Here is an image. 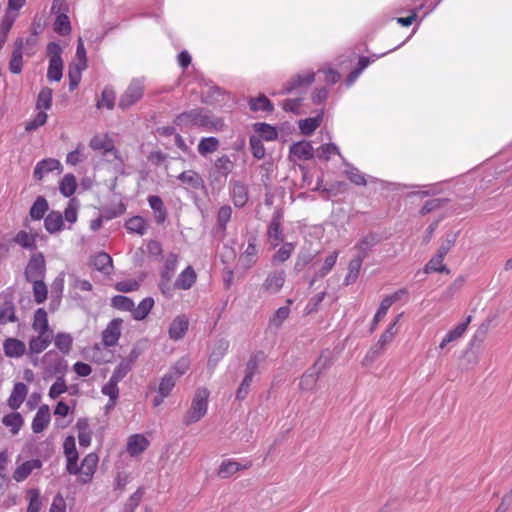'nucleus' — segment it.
<instances>
[{
  "label": "nucleus",
  "instance_id": "412c9836",
  "mask_svg": "<svg viewBox=\"0 0 512 512\" xmlns=\"http://www.w3.org/2000/svg\"><path fill=\"white\" fill-rule=\"evenodd\" d=\"M36 238L37 233L33 234L21 230L10 240V243L17 244L29 251H34L37 248Z\"/></svg>",
  "mask_w": 512,
  "mask_h": 512
},
{
  "label": "nucleus",
  "instance_id": "a19ab883",
  "mask_svg": "<svg viewBox=\"0 0 512 512\" xmlns=\"http://www.w3.org/2000/svg\"><path fill=\"white\" fill-rule=\"evenodd\" d=\"M219 140L216 137H204L200 140L197 150L201 156L214 153L219 148Z\"/></svg>",
  "mask_w": 512,
  "mask_h": 512
},
{
  "label": "nucleus",
  "instance_id": "49530a36",
  "mask_svg": "<svg viewBox=\"0 0 512 512\" xmlns=\"http://www.w3.org/2000/svg\"><path fill=\"white\" fill-rule=\"evenodd\" d=\"M77 187L76 178L73 174H66L59 184V190L65 197H70L75 193Z\"/></svg>",
  "mask_w": 512,
  "mask_h": 512
},
{
  "label": "nucleus",
  "instance_id": "2eb2a0df",
  "mask_svg": "<svg viewBox=\"0 0 512 512\" xmlns=\"http://www.w3.org/2000/svg\"><path fill=\"white\" fill-rule=\"evenodd\" d=\"M98 464V456L95 453H90L84 457L80 466V479L82 483L89 482L96 470Z\"/></svg>",
  "mask_w": 512,
  "mask_h": 512
},
{
  "label": "nucleus",
  "instance_id": "bf43d9fd",
  "mask_svg": "<svg viewBox=\"0 0 512 512\" xmlns=\"http://www.w3.org/2000/svg\"><path fill=\"white\" fill-rule=\"evenodd\" d=\"M332 359L329 353H321L315 363L310 367L319 376L330 368Z\"/></svg>",
  "mask_w": 512,
  "mask_h": 512
},
{
  "label": "nucleus",
  "instance_id": "f03ea898",
  "mask_svg": "<svg viewBox=\"0 0 512 512\" xmlns=\"http://www.w3.org/2000/svg\"><path fill=\"white\" fill-rule=\"evenodd\" d=\"M209 391L205 387L196 390L192 400L191 408L184 417V424L190 425L198 422L207 412Z\"/></svg>",
  "mask_w": 512,
  "mask_h": 512
},
{
  "label": "nucleus",
  "instance_id": "cd10ccee",
  "mask_svg": "<svg viewBox=\"0 0 512 512\" xmlns=\"http://www.w3.org/2000/svg\"><path fill=\"white\" fill-rule=\"evenodd\" d=\"M149 445L148 440L140 434L132 435L127 443V451L131 456L142 453Z\"/></svg>",
  "mask_w": 512,
  "mask_h": 512
},
{
  "label": "nucleus",
  "instance_id": "393cba45",
  "mask_svg": "<svg viewBox=\"0 0 512 512\" xmlns=\"http://www.w3.org/2000/svg\"><path fill=\"white\" fill-rule=\"evenodd\" d=\"M52 334H39L32 337L29 341V354H39L43 352L52 341Z\"/></svg>",
  "mask_w": 512,
  "mask_h": 512
},
{
  "label": "nucleus",
  "instance_id": "bb28decb",
  "mask_svg": "<svg viewBox=\"0 0 512 512\" xmlns=\"http://www.w3.org/2000/svg\"><path fill=\"white\" fill-rule=\"evenodd\" d=\"M251 466V463L248 462L245 465H241L240 463L233 461V460H225L221 463L219 469H218V476L225 479L229 478L236 472L242 469H247Z\"/></svg>",
  "mask_w": 512,
  "mask_h": 512
},
{
  "label": "nucleus",
  "instance_id": "a211bd4d",
  "mask_svg": "<svg viewBox=\"0 0 512 512\" xmlns=\"http://www.w3.org/2000/svg\"><path fill=\"white\" fill-rule=\"evenodd\" d=\"M290 154L299 160L307 161L314 157V149L310 142L303 140L290 146Z\"/></svg>",
  "mask_w": 512,
  "mask_h": 512
},
{
  "label": "nucleus",
  "instance_id": "f257e3e1",
  "mask_svg": "<svg viewBox=\"0 0 512 512\" xmlns=\"http://www.w3.org/2000/svg\"><path fill=\"white\" fill-rule=\"evenodd\" d=\"M174 124L181 130L192 127L219 130L223 127V121L204 108H195L180 113L174 119Z\"/></svg>",
  "mask_w": 512,
  "mask_h": 512
},
{
  "label": "nucleus",
  "instance_id": "8fccbe9b",
  "mask_svg": "<svg viewBox=\"0 0 512 512\" xmlns=\"http://www.w3.org/2000/svg\"><path fill=\"white\" fill-rule=\"evenodd\" d=\"M266 359V354L263 351H257L253 353L246 363L245 372L251 375H255L258 371L259 365Z\"/></svg>",
  "mask_w": 512,
  "mask_h": 512
},
{
  "label": "nucleus",
  "instance_id": "e433bc0d",
  "mask_svg": "<svg viewBox=\"0 0 512 512\" xmlns=\"http://www.w3.org/2000/svg\"><path fill=\"white\" fill-rule=\"evenodd\" d=\"M317 254L318 252H312L309 249L302 248L297 255L294 271L297 273L303 271L304 268L314 260Z\"/></svg>",
  "mask_w": 512,
  "mask_h": 512
},
{
  "label": "nucleus",
  "instance_id": "c03bdc74",
  "mask_svg": "<svg viewBox=\"0 0 512 512\" xmlns=\"http://www.w3.org/2000/svg\"><path fill=\"white\" fill-rule=\"evenodd\" d=\"M2 423L10 428V431L12 434H17L19 430L21 429L24 420L20 413L18 412H12L8 415H5L2 419Z\"/></svg>",
  "mask_w": 512,
  "mask_h": 512
},
{
  "label": "nucleus",
  "instance_id": "13d9d810",
  "mask_svg": "<svg viewBox=\"0 0 512 512\" xmlns=\"http://www.w3.org/2000/svg\"><path fill=\"white\" fill-rule=\"evenodd\" d=\"M63 60H49L47 78L50 81H60L62 78Z\"/></svg>",
  "mask_w": 512,
  "mask_h": 512
},
{
  "label": "nucleus",
  "instance_id": "c756f323",
  "mask_svg": "<svg viewBox=\"0 0 512 512\" xmlns=\"http://www.w3.org/2000/svg\"><path fill=\"white\" fill-rule=\"evenodd\" d=\"M471 319L472 317L468 316L464 322L459 323L454 329L450 330L442 339L439 348L443 349L448 343L460 338L466 331Z\"/></svg>",
  "mask_w": 512,
  "mask_h": 512
},
{
  "label": "nucleus",
  "instance_id": "6e6552de",
  "mask_svg": "<svg viewBox=\"0 0 512 512\" xmlns=\"http://www.w3.org/2000/svg\"><path fill=\"white\" fill-rule=\"evenodd\" d=\"M231 216V206L223 205L219 208L217 213L216 225L213 230V235L218 240H223L226 237L227 224L231 220Z\"/></svg>",
  "mask_w": 512,
  "mask_h": 512
},
{
  "label": "nucleus",
  "instance_id": "e2e57ef3",
  "mask_svg": "<svg viewBox=\"0 0 512 512\" xmlns=\"http://www.w3.org/2000/svg\"><path fill=\"white\" fill-rule=\"evenodd\" d=\"M290 308L289 306H283L276 310L274 315L270 318L269 326L280 328L283 322L289 317Z\"/></svg>",
  "mask_w": 512,
  "mask_h": 512
},
{
  "label": "nucleus",
  "instance_id": "4be33fe9",
  "mask_svg": "<svg viewBox=\"0 0 512 512\" xmlns=\"http://www.w3.org/2000/svg\"><path fill=\"white\" fill-rule=\"evenodd\" d=\"M42 462L39 459H32L22 463L13 473V479L17 482L24 481L34 469H39Z\"/></svg>",
  "mask_w": 512,
  "mask_h": 512
},
{
  "label": "nucleus",
  "instance_id": "680f3d73",
  "mask_svg": "<svg viewBox=\"0 0 512 512\" xmlns=\"http://www.w3.org/2000/svg\"><path fill=\"white\" fill-rule=\"evenodd\" d=\"M44 279H37L34 281H30L33 283V294L36 303L41 304L47 299V286L43 281Z\"/></svg>",
  "mask_w": 512,
  "mask_h": 512
},
{
  "label": "nucleus",
  "instance_id": "69168bd1",
  "mask_svg": "<svg viewBox=\"0 0 512 512\" xmlns=\"http://www.w3.org/2000/svg\"><path fill=\"white\" fill-rule=\"evenodd\" d=\"M457 237H458V233H455V232L446 233L444 240L442 241L436 254L441 255V257L444 258L448 254V252L451 250V248L455 245Z\"/></svg>",
  "mask_w": 512,
  "mask_h": 512
},
{
  "label": "nucleus",
  "instance_id": "4468645a",
  "mask_svg": "<svg viewBox=\"0 0 512 512\" xmlns=\"http://www.w3.org/2000/svg\"><path fill=\"white\" fill-rule=\"evenodd\" d=\"M43 361L45 364L48 365V369L50 372L59 376H64V373L67 370V362L63 358H61L56 352H47L43 357Z\"/></svg>",
  "mask_w": 512,
  "mask_h": 512
},
{
  "label": "nucleus",
  "instance_id": "39448f33",
  "mask_svg": "<svg viewBox=\"0 0 512 512\" xmlns=\"http://www.w3.org/2000/svg\"><path fill=\"white\" fill-rule=\"evenodd\" d=\"M46 272V262L42 252L33 253L25 268V278L27 281L44 279Z\"/></svg>",
  "mask_w": 512,
  "mask_h": 512
},
{
  "label": "nucleus",
  "instance_id": "0e129e2a",
  "mask_svg": "<svg viewBox=\"0 0 512 512\" xmlns=\"http://www.w3.org/2000/svg\"><path fill=\"white\" fill-rule=\"evenodd\" d=\"M190 362L187 358H180L174 366L170 368L167 374L171 375L174 379L178 380L182 375H184L189 369Z\"/></svg>",
  "mask_w": 512,
  "mask_h": 512
},
{
  "label": "nucleus",
  "instance_id": "f3484780",
  "mask_svg": "<svg viewBox=\"0 0 512 512\" xmlns=\"http://www.w3.org/2000/svg\"><path fill=\"white\" fill-rule=\"evenodd\" d=\"M0 324L7 322H15L17 320L15 315V306L10 295H0Z\"/></svg>",
  "mask_w": 512,
  "mask_h": 512
},
{
  "label": "nucleus",
  "instance_id": "9d476101",
  "mask_svg": "<svg viewBox=\"0 0 512 512\" xmlns=\"http://www.w3.org/2000/svg\"><path fill=\"white\" fill-rule=\"evenodd\" d=\"M55 170H57L58 173L62 172V165L60 161L55 158H46L36 164L33 177L36 180H42L48 173Z\"/></svg>",
  "mask_w": 512,
  "mask_h": 512
},
{
  "label": "nucleus",
  "instance_id": "a878e982",
  "mask_svg": "<svg viewBox=\"0 0 512 512\" xmlns=\"http://www.w3.org/2000/svg\"><path fill=\"white\" fill-rule=\"evenodd\" d=\"M4 352L8 357H21L26 352V345L24 342L16 339V338H9L5 340L4 345Z\"/></svg>",
  "mask_w": 512,
  "mask_h": 512
},
{
  "label": "nucleus",
  "instance_id": "aec40b11",
  "mask_svg": "<svg viewBox=\"0 0 512 512\" xmlns=\"http://www.w3.org/2000/svg\"><path fill=\"white\" fill-rule=\"evenodd\" d=\"M51 419L50 409L48 405L39 407L33 421L32 430L34 433H41L49 424Z\"/></svg>",
  "mask_w": 512,
  "mask_h": 512
},
{
  "label": "nucleus",
  "instance_id": "864d4df0",
  "mask_svg": "<svg viewBox=\"0 0 512 512\" xmlns=\"http://www.w3.org/2000/svg\"><path fill=\"white\" fill-rule=\"evenodd\" d=\"M257 253V237L255 235H250L247 240V248L243 253V257L247 261L248 267L255 263L254 257H256Z\"/></svg>",
  "mask_w": 512,
  "mask_h": 512
},
{
  "label": "nucleus",
  "instance_id": "1a4fd4ad",
  "mask_svg": "<svg viewBox=\"0 0 512 512\" xmlns=\"http://www.w3.org/2000/svg\"><path fill=\"white\" fill-rule=\"evenodd\" d=\"M230 195L232 197L233 204L238 208H242L249 200L248 186L242 181L231 180Z\"/></svg>",
  "mask_w": 512,
  "mask_h": 512
},
{
  "label": "nucleus",
  "instance_id": "f8f14e48",
  "mask_svg": "<svg viewBox=\"0 0 512 512\" xmlns=\"http://www.w3.org/2000/svg\"><path fill=\"white\" fill-rule=\"evenodd\" d=\"M121 324V319H113L102 332V342L106 347H111L117 344L121 336Z\"/></svg>",
  "mask_w": 512,
  "mask_h": 512
},
{
  "label": "nucleus",
  "instance_id": "79ce46f5",
  "mask_svg": "<svg viewBox=\"0 0 512 512\" xmlns=\"http://www.w3.org/2000/svg\"><path fill=\"white\" fill-rule=\"evenodd\" d=\"M249 107L254 112H272L274 109L272 102L263 94L259 95L256 98L251 97L249 99Z\"/></svg>",
  "mask_w": 512,
  "mask_h": 512
},
{
  "label": "nucleus",
  "instance_id": "4d7b16f0",
  "mask_svg": "<svg viewBox=\"0 0 512 512\" xmlns=\"http://www.w3.org/2000/svg\"><path fill=\"white\" fill-rule=\"evenodd\" d=\"M54 31L59 35L66 36L71 32L69 17L66 14H59L54 22Z\"/></svg>",
  "mask_w": 512,
  "mask_h": 512
},
{
  "label": "nucleus",
  "instance_id": "6e6d98bb",
  "mask_svg": "<svg viewBox=\"0 0 512 512\" xmlns=\"http://www.w3.org/2000/svg\"><path fill=\"white\" fill-rule=\"evenodd\" d=\"M133 360L132 359H124L122 360L118 366L115 368L111 378L113 382H120L132 369Z\"/></svg>",
  "mask_w": 512,
  "mask_h": 512
},
{
  "label": "nucleus",
  "instance_id": "3c124183",
  "mask_svg": "<svg viewBox=\"0 0 512 512\" xmlns=\"http://www.w3.org/2000/svg\"><path fill=\"white\" fill-rule=\"evenodd\" d=\"M443 257L441 255L435 254L429 262L425 266V272H440V273H446L449 274L450 270L447 268L446 265L442 264Z\"/></svg>",
  "mask_w": 512,
  "mask_h": 512
},
{
  "label": "nucleus",
  "instance_id": "6ab92c4d",
  "mask_svg": "<svg viewBox=\"0 0 512 512\" xmlns=\"http://www.w3.org/2000/svg\"><path fill=\"white\" fill-rule=\"evenodd\" d=\"M197 274L192 266L186 267L174 282V288L178 290H188L196 282Z\"/></svg>",
  "mask_w": 512,
  "mask_h": 512
},
{
  "label": "nucleus",
  "instance_id": "de8ad7c7",
  "mask_svg": "<svg viewBox=\"0 0 512 512\" xmlns=\"http://www.w3.org/2000/svg\"><path fill=\"white\" fill-rule=\"evenodd\" d=\"M178 263V255L175 253H170L164 263L163 270L161 272V278L166 280H172L175 270L177 268Z\"/></svg>",
  "mask_w": 512,
  "mask_h": 512
},
{
  "label": "nucleus",
  "instance_id": "ddd939ff",
  "mask_svg": "<svg viewBox=\"0 0 512 512\" xmlns=\"http://www.w3.org/2000/svg\"><path fill=\"white\" fill-rule=\"evenodd\" d=\"M177 179L185 185L186 189L204 190L205 181L201 175L194 170L183 171L177 176Z\"/></svg>",
  "mask_w": 512,
  "mask_h": 512
},
{
  "label": "nucleus",
  "instance_id": "5fc2aeb1",
  "mask_svg": "<svg viewBox=\"0 0 512 512\" xmlns=\"http://www.w3.org/2000/svg\"><path fill=\"white\" fill-rule=\"evenodd\" d=\"M116 93L112 88L105 87L101 94V99L97 102V107H106L112 110L115 106Z\"/></svg>",
  "mask_w": 512,
  "mask_h": 512
},
{
  "label": "nucleus",
  "instance_id": "c9c22d12",
  "mask_svg": "<svg viewBox=\"0 0 512 512\" xmlns=\"http://www.w3.org/2000/svg\"><path fill=\"white\" fill-rule=\"evenodd\" d=\"M337 257L338 251H334L325 258L323 266L315 272L314 277L310 281V286H312L316 280L324 278L332 270L337 261Z\"/></svg>",
  "mask_w": 512,
  "mask_h": 512
},
{
  "label": "nucleus",
  "instance_id": "774afa93",
  "mask_svg": "<svg viewBox=\"0 0 512 512\" xmlns=\"http://www.w3.org/2000/svg\"><path fill=\"white\" fill-rule=\"evenodd\" d=\"M73 339L70 334L59 333L55 337V346L64 354H68L72 347Z\"/></svg>",
  "mask_w": 512,
  "mask_h": 512
},
{
  "label": "nucleus",
  "instance_id": "20e7f679",
  "mask_svg": "<svg viewBox=\"0 0 512 512\" xmlns=\"http://www.w3.org/2000/svg\"><path fill=\"white\" fill-rule=\"evenodd\" d=\"M235 167L234 162L228 155H222L218 157L212 168L209 171V179L211 184L223 185L228 175L233 171Z\"/></svg>",
  "mask_w": 512,
  "mask_h": 512
},
{
  "label": "nucleus",
  "instance_id": "c85d7f7f",
  "mask_svg": "<svg viewBox=\"0 0 512 512\" xmlns=\"http://www.w3.org/2000/svg\"><path fill=\"white\" fill-rule=\"evenodd\" d=\"M23 41L22 39H17L15 42V47L12 53V57L9 62V69L14 74H19L22 71V57H23Z\"/></svg>",
  "mask_w": 512,
  "mask_h": 512
},
{
  "label": "nucleus",
  "instance_id": "58836bf2",
  "mask_svg": "<svg viewBox=\"0 0 512 512\" xmlns=\"http://www.w3.org/2000/svg\"><path fill=\"white\" fill-rule=\"evenodd\" d=\"M363 260V256H356L349 262L348 274L344 279L345 286H348L357 280Z\"/></svg>",
  "mask_w": 512,
  "mask_h": 512
},
{
  "label": "nucleus",
  "instance_id": "7ed1b4c3",
  "mask_svg": "<svg viewBox=\"0 0 512 512\" xmlns=\"http://www.w3.org/2000/svg\"><path fill=\"white\" fill-rule=\"evenodd\" d=\"M145 85L142 79H133L126 90L121 94L118 107L121 110H127L138 101H140L144 95Z\"/></svg>",
  "mask_w": 512,
  "mask_h": 512
},
{
  "label": "nucleus",
  "instance_id": "a18cd8bd",
  "mask_svg": "<svg viewBox=\"0 0 512 512\" xmlns=\"http://www.w3.org/2000/svg\"><path fill=\"white\" fill-rule=\"evenodd\" d=\"M319 375L311 368H308L301 376L299 381V388L303 391H311L318 381Z\"/></svg>",
  "mask_w": 512,
  "mask_h": 512
},
{
  "label": "nucleus",
  "instance_id": "338daca9",
  "mask_svg": "<svg viewBox=\"0 0 512 512\" xmlns=\"http://www.w3.org/2000/svg\"><path fill=\"white\" fill-rule=\"evenodd\" d=\"M144 495V489L139 487L127 500L125 503L122 512H134V510L139 506Z\"/></svg>",
  "mask_w": 512,
  "mask_h": 512
},
{
  "label": "nucleus",
  "instance_id": "2f4dec72",
  "mask_svg": "<svg viewBox=\"0 0 512 512\" xmlns=\"http://www.w3.org/2000/svg\"><path fill=\"white\" fill-rule=\"evenodd\" d=\"M32 327L39 334H52V331L49 330L47 313L43 308L36 310Z\"/></svg>",
  "mask_w": 512,
  "mask_h": 512
},
{
  "label": "nucleus",
  "instance_id": "4c0bfd02",
  "mask_svg": "<svg viewBox=\"0 0 512 512\" xmlns=\"http://www.w3.org/2000/svg\"><path fill=\"white\" fill-rule=\"evenodd\" d=\"M45 229L49 233H55L63 227V216L58 211H51L44 220Z\"/></svg>",
  "mask_w": 512,
  "mask_h": 512
},
{
  "label": "nucleus",
  "instance_id": "9b49d317",
  "mask_svg": "<svg viewBox=\"0 0 512 512\" xmlns=\"http://www.w3.org/2000/svg\"><path fill=\"white\" fill-rule=\"evenodd\" d=\"M402 294H406V291L404 289H401L397 292H395L392 295L386 296L380 303V306L373 318L372 324H371V332L375 329L378 322L387 314V311L389 308L400 299V296Z\"/></svg>",
  "mask_w": 512,
  "mask_h": 512
},
{
  "label": "nucleus",
  "instance_id": "09e8293b",
  "mask_svg": "<svg viewBox=\"0 0 512 512\" xmlns=\"http://www.w3.org/2000/svg\"><path fill=\"white\" fill-rule=\"evenodd\" d=\"M254 129L259 134L258 137L266 141L275 140L278 136L276 129L267 123H256Z\"/></svg>",
  "mask_w": 512,
  "mask_h": 512
},
{
  "label": "nucleus",
  "instance_id": "dca6fc26",
  "mask_svg": "<svg viewBox=\"0 0 512 512\" xmlns=\"http://www.w3.org/2000/svg\"><path fill=\"white\" fill-rule=\"evenodd\" d=\"M285 282L284 271H273L268 274L265 281L262 284V289L265 292L274 294L280 291Z\"/></svg>",
  "mask_w": 512,
  "mask_h": 512
},
{
  "label": "nucleus",
  "instance_id": "052dcab7",
  "mask_svg": "<svg viewBox=\"0 0 512 512\" xmlns=\"http://www.w3.org/2000/svg\"><path fill=\"white\" fill-rule=\"evenodd\" d=\"M125 227L127 230H129L131 232H135L139 235H144L147 230L146 222L140 216H134V217L130 218L126 222Z\"/></svg>",
  "mask_w": 512,
  "mask_h": 512
},
{
  "label": "nucleus",
  "instance_id": "473e14b6",
  "mask_svg": "<svg viewBox=\"0 0 512 512\" xmlns=\"http://www.w3.org/2000/svg\"><path fill=\"white\" fill-rule=\"evenodd\" d=\"M380 241V238L377 234L369 233L363 239H361L358 244L356 245V248L358 249V255L357 256H363V259L366 258L368 255V252L376 246Z\"/></svg>",
  "mask_w": 512,
  "mask_h": 512
},
{
  "label": "nucleus",
  "instance_id": "603ef678",
  "mask_svg": "<svg viewBox=\"0 0 512 512\" xmlns=\"http://www.w3.org/2000/svg\"><path fill=\"white\" fill-rule=\"evenodd\" d=\"M322 117L306 118L299 121V128L303 135H311L321 124Z\"/></svg>",
  "mask_w": 512,
  "mask_h": 512
},
{
  "label": "nucleus",
  "instance_id": "ea45409f",
  "mask_svg": "<svg viewBox=\"0 0 512 512\" xmlns=\"http://www.w3.org/2000/svg\"><path fill=\"white\" fill-rule=\"evenodd\" d=\"M154 306V300L151 297L144 298L137 307H133L132 317L135 320H143L150 313Z\"/></svg>",
  "mask_w": 512,
  "mask_h": 512
},
{
  "label": "nucleus",
  "instance_id": "37998d69",
  "mask_svg": "<svg viewBox=\"0 0 512 512\" xmlns=\"http://www.w3.org/2000/svg\"><path fill=\"white\" fill-rule=\"evenodd\" d=\"M49 205L47 200L43 196H38L30 208V216L34 220H40L44 217L48 211Z\"/></svg>",
  "mask_w": 512,
  "mask_h": 512
},
{
  "label": "nucleus",
  "instance_id": "b1692460",
  "mask_svg": "<svg viewBox=\"0 0 512 512\" xmlns=\"http://www.w3.org/2000/svg\"><path fill=\"white\" fill-rule=\"evenodd\" d=\"M27 392L28 388L24 383H16L8 399V405L10 408L13 410L18 409L25 400Z\"/></svg>",
  "mask_w": 512,
  "mask_h": 512
},
{
  "label": "nucleus",
  "instance_id": "f704fd0d",
  "mask_svg": "<svg viewBox=\"0 0 512 512\" xmlns=\"http://www.w3.org/2000/svg\"><path fill=\"white\" fill-rule=\"evenodd\" d=\"M93 265L106 275H109L113 269L112 258L106 252H99L93 259Z\"/></svg>",
  "mask_w": 512,
  "mask_h": 512
},
{
  "label": "nucleus",
  "instance_id": "5701e85b",
  "mask_svg": "<svg viewBox=\"0 0 512 512\" xmlns=\"http://www.w3.org/2000/svg\"><path fill=\"white\" fill-rule=\"evenodd\" d=\"M189 322L188 319L184 316H177L169 327V336L173 340H180L184 337L185 333L188 330Z\"/></svg>",
  "mask_w": 512,
  "mask_h": 512
},
{
  "label": "nucleus",
  "instance_id": "0eeeda50",
  "mask_svg": "<svg viewBox=\"0 0 512 512\" xmlns=\"http://www.w3.org/2000/svg\"><path fill=\"white\" fill-rule=\"evenodd\" d=\"M314 72H307L305 74H297L284 86L281 91L282 94H289L294 90H307V88L314 82Z\"/></svg>",
  "mask_w": 512,
  "mask_h": 512
},
{
  "label": "nucleus",
  "instance_id": "72a5a7b5",
  "mask_svg": "<svg viewBox=\"0 0 512 512\" xmlns=\"http://www.w3.org/2000/svg\"><path fill=\"white\" fill-rule=\"evenodd\" d=\"M89 146L93 150H101L104 154L115 150L113 141L107 136L96 135L90 140Z\"/></svg>",
  "mask_w": 512,
  "mask_h": 512
},
{
  "label": "nucleus",
  "instance_id": "7c9ffc66",
  "mask_svg": "<svg viewBox=\"0 0 512 512\" xmlns=\"http://www.w3.org/2000/svg\"><path fill=\"white\" fill-rule=\"evenodd\" d=\"M148 202L151 209L154 211L155 220L158 224L163 223L166 220L167 212L164 207L162 199L157 195H150Z\"/></svg>",
  "mask_w": 512,
  "mask_h": 512
},
{
  "label": "nucleus",
  "instance_id": "423d86ee",
  "mask_svg": "<svg viewBox=\"0 0 512 512\" xmlns=\"http://www.w3.org/2000/svg\"><path fill=\"white\" fill-rule=\"evenodd\" d=\"M282 222L283 213L280 210H276L272 215L267 229V237L274 247L284 240Z\"/></svg>",
  "mask_w": 512,
  "mask_h": 512
}]
</instances>
